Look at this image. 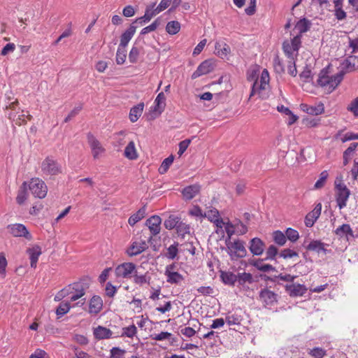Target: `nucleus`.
I'll list each match as a JSON object with an SVG mask.
<instances>
[{"mask_svg": "<svg viewBox=\"0 0 358 358\" xmlns=\"http://www.w3.org/2000/svg\"><path fill=\"white\" fill-rule=\"evenodd\" d=\"M173 160H174V156L173 155H171L169 157H168L167 158H166L162 162V163L159 169V173L160 174L165 173L169 169L170 166L172 164Z\"/></svg>", "mask_w": 358, "mask_h": 358, "instance_id": "nucleus-42", "label": "nucleus"}, {"mask_svg": "<svg viewBox=\"0 0 358 358\" xmlns=\"http://www.w3.org/2000/svg\"><path fill=\"white\" fill-rule=\"evenodd\" d=\"M248 79L249 80H255L252 86L249 99H251L257 93H258L259 94V96L261 97V91L265 90L266 85H268V83H263V82L261 81L259 83L255 74H252L248 77Z\"/></svg>", "mask_w": 358, "mask_h": 358, "instance_id": "nucleus-20", "label": "nucleus"}, {"mask_svg": "<svg viewBox=\"0 0 358 358\" xmlns=\"http://www.w3.org/2000/svg\"><path fill=\"white\" fill-rule=\"evenodd\" d=\"M69 302L61 303L56 310V314L61 317L67 313L70 310Z\"/></svg>", "mask_w": 358, "mask_h": 358, "instance_id": "nucleus-54", "label": "nucleus"}, {"mask_svg": "<svg viewBox=\"0 0 358 358\" xmlns=\"http://www.w3.org/2000/svg\"><path fill=\"white\" fill-rule=\"evenodd\" d=\"M342 70L345 71L350 72L358 69V57L357 56H350L346 58L341 64Z\"/></svg>", "mask_w": 358, "mask_h": 358, "instance_id": "nucleus-18", "label": "nucleus"}, {"mask_svg": "<svg viewBox=\"0 0 358 358\" xmlns=\"http://www.w3.org/2000/svg\"><path fill=\"white\" fill-rule=\"evenodd\" d=\"M329 67H325L320 71L317 83L321 87L329 86L334 90L343 80L345 73L341 71L334 76H329Z\"/></svg>", "mask_w": 358, "mask_h": 358, "instance_id": "nucleus-1", "label": "nucleus"}, {"mask_svg": "<svg viewBox=\"0 0 358 358\" xmlns=\"http://www.w3.org/2000/svg\"><path fill=\"white\" fill-rule=\"evenodd\" d=\"M237 281L240 285H243L245 282H253V278L251 273L244 272L237 275Z\"/></svg>", "mask_w": 358, "mask_h": 358, "instance_id": "nucleus-44", "label": "nucleus"}, {"mask_svg": "<svg viewBox=\"0 0 358 358\" xmlns=\"http://www.w3.org/2000/svg\"><path fill=\"white\" fill-rule=\"evenodd\" d=\"M41 169L43 175L50 178L62 173V164L53 156H48L43 160Z\"/></svg>", "mask_w": 358, "mask_h": 358, "instance_id": "nucleus-2", "label": "nucleus"}, {"mask_svg": "<svg viewBox=\"0 0 358 358\" xmlns=\"http://www.w3.org/2000/svg\"><path fill=\"white\" fill-rule=\"evenodd\" d=\"M301 35L298 34L292 39L290 43L292 44V49L294 51L298 52V50H299L301 43Z\"/></svg>", "mask_w": 358, "mask_h": 358, "instance_id": "nucleus-62", "label": "nucleus"}, {"mask_svg": "<svg viewBox=\"0 0 358 358\" xmlns=\"http://www.w3.org/2000/svg\"><path fill=\"white\" fill-rule=\"evenodd\" d=\"M301 108L304 112L311 115H318L323 113L324 111V106L322 103H320L317 106H309L303 103L301 105Z\"/></svg>", "mask_w": 358, "mask_h": 358, "instance_id": "nucleus-25", "label": "nucleus"}, {"mask_svg": "<svg viewBox=\"0 0 358 358\" xmlns=\"http://www.w3.org/2000/svg\"><path fill=\"white\" fill-rule=\"evenodd\" d=\"M27 252L29 255L31 267L35 268L37 265L38 257L41 254V247L36 245L32 248H28L27 250Z\"/></svg>", "mask_w": 358, "mask_h": 358, "instance_id": "nucleus-23", "label": "nucleus"}, {"mask_svg": "<svg viewBox=\"0 0 358 358\" xmlns=\"http://www.w3.org/2000/svg\"><path fill=\"white\" fill-rule=\"evenodd\" d=\"M156 5V2H154L149 6H148L145 8V15L148 16V20L150 21L151 19L155 17L156 15L159 13V10L155 6Z\"/></svg>", "mask_w": 358, "mask_h": 358, "instance_id": "nucleus-50", "label": "nucleus"}, {"mask_svg": "<svg viewBox=\"0 0 358 358\" xmlns=\"http://www.w3.org/2000/svg\"><path fill=\"white\" fill-rule=\"evenodd\" d=\"M273 241L280 246L284 245L287 241L285 234L280 230L273 233Z\"/></svg>", "mask_w": 358, "mask_h": 358, "instance_id": "nucleus-39", "label": "nucleus"}, {"mask_svg": "<svg viewBox=\"0 0 358 358\" xmlns=\"http://www.w3.org/2000/svg\"><path fill=\"white\" fill-rule=\"evenodd\" d=\"M285 291L291 297L301 296L305 294L308 290L304 285L291 284L285 286Z\"/></svg>", "mask_w": 358, "mask_h": 358, "instance_id": "nucleus-14", "label": "nucleus"}, {"mask_svg": "<svg viewBox=\"0 0 358 358\" xmlns=\"http://www.w3.org/2000/svg\"><path fill=\"white\" fill-rule=\"evenodd\" d=\"M299 76L301 80H303V82H308L309 79L312 77V73L311 70L309 69V67L306 65L303 71L299 74Z\"/></svg>", "mask_w": 358, "mask_h": 358, "instance_id": "nucleus-61", "label": "nucleus"}, {"mask_svg": "<svg viewBox=\"0 0 358 358\" xmlns=\"http://www.w3.org/2000/svg\"><path fill=\"white\" fill-rule=\"evenodd\" d=\"M178 245L179 243L178 242H174L173 244L171 245L167 248V252L166 254V257L169 259H174L178 253Z\"/></svg>", "mask_w": 358, "mask_h": 358, "instance_id": "nucleus-40", "label": "nucleus"}, {"mask_svg": "<svg viewBox=\"0 0 358 358\" xmlns=\"http://www.w3.org/2000/svg\"><path fill=\"white\" fill-rule=\"evenodd\" d=\"M164 274L166 276V282L170 284L178 285L184 280L183 276L176 271H165Z\"/></svg>", "mask_w": 358, "mask_h": 358, "instance_id": "nucleus-31", "label": "nucleus"}, {"mask_svg": "<svg viewBox=\"0 0 358 358\" xmlns=\"http://www.w3.org/2000/svg\"><path fill=\"white\" fill-rule=\"evenodd\" d=\"M335 234L339 238L345 237L348 241L349 238H355L354 232L348 224H343L334 231Z\"/></svg>", "mask_w": 358, "mask_h": 358, "instance_id": "nucleus-21", "label": "nucleus"}, {"mask_svg": "<svg viewBox=\"0 0 358 358\" xmlns=\"http://www.w3.org/2000/svg\"><path fill=\"white\" fill-rule=\"evenodd\" d=\"M180 220V218L179 217L174 215H170L168 219L164 221V225L166 229L171 230L176 228Z\"/></svg>", "mask_w": 358, "mask_h": 358, "instance_id": "nucleus-37", "label": "nucleus"}, {"mask_svg": "<svg viewBox=\"0 0 358 358\" xmlns=\"http://www.w3.org/2000/svg\"><path fill=\"white\" fill-rule=\"evenodd\" d=\"M285 234L286 239L289 240L292 243L296 242L299 238V232L292 228H287Z\"/></svg>", "mask_w": 358, "mask_h": 358, "instance_id": "nucleus-51", "label": "nucleus"}, {"mask_svg": "<svg viewBox=\"0 0 358 358\" xmlns=\"http://www.w3.org/2000/svg\"><path fill=\"white\" fill-rule=\"evenodd\" d=\"M273 68L276 73L282 74L285 72L282 61L280 59L278 55H276L273 59Z\"/></svg>", "mask_w": 358, "mask_h": 358, "instance_id": "nucleus-47", "label": "nucleus"}, {"mask_svg": "<svg viewBox=\"0 0 358 358\" xmlns=\"http://www.w3.org/2000/svg\"><path fill=\"white\" fill-rule=\"evenodd\" d=\"M27 187L30 189L35 197L44 198L48 192V187L45 182L38 178H32Z\"/></svg>", "mask_w": 358, "mask_h": 358, "instance_id": "nucleus-5", "label": "nucleus"}, {"mask_svg": "<svg viewBox=\"0 0 358 358\" xmlns=\"http://www.w3.org/2000/svg\"><path fill=\"white\" fill-rule=\"evenodd\" d=\"M220 278L225 285H234L237 275L230 271H220Z\"/></svg>", "mask_w": 358, "mask_h": 358, "instance_id": "nucleus-30", "label": "nucleus"}, {"mask_svg": "<svg viewBox=\"0 0 358 358\" xmlns=\"http://www.w3.org/2000/svg\"><path fill=\"white\" fill-rule=\"evenodd\" d=\"M72 291L77 294L83 293V296L85 294V290L89 288L90 279L82 278L78 282L71 284Z\"/></svg>", "mask_w": 358, "mask_h": 358, "instance_id": "nucleus-26", "label": "nucleus"}, {"mask_svg": "<svg viewBox=\"0 0 358 358\" xmlns=\"http://www.w3.org/2000/svg\"><path fill=\"white\" fill-rule=\"evenodd\" d=\"M176 231L178 236L184 237L185 234H189V225L179 221L178 226L176 227Z\"/></svg>", "mask_w": 358, "mask_h": 358, "instance_id": "nucleus-45", "label": "nucleus"}, {"mask_svg": "<svg viewBox=\"0 0 358 358\" xmlns=\"http://www.w3.org/2000/svg\"><path fill=\"white\" fill-rule=\"evenodd\" d=\"M9 232L15 237H24L30 241L32 238L27 227L22 224H13L7 227Z\"/></svg>", "mask_w": 358, "mask_h": 358, "instance_id": "nucleus-10", "label": "nucleus"}, {"mask_svg": "<svg viewBox=\"0 0 358 358\" xmlns=\"http://www.w3.org/2000/svg\"><path fill=\"white\" fill-rule=\"evenodd\" d=\"M264 248L265 243L259 238H253L249 242V250L253 255L259 256L262 255Z\"/></svg>", "mask_w": 358, "mask_h": 358, "instance_id": "nucleus-12", "label": "nucleus"}, {"mask_svg": "<svg viewBox=\"0 0 358 358\" xmlns=\"http://www.w3.org/2000/svg\"><path fill=\"white\" fill-rule=\"evenodd\" d=\"M87 137L94 158H98L99 155L105 150L104 148L92 134L88 133Z\"/></svg>", "mask_w": 358, "mask_h": 358, "instance_id": "nucleus-13", "label": "nucleus"}, {"mask_svg": "<svg viewBox=\"0 0 358 358\" xmlns=\"http://www.w3.org/2000/svg\"><path fill=\"white\" fill-rule=\"evenodd\" d=\"M151 336L153 340L163 341L166 339H171L172 337V334L167 331H162L158 334H153Z\"/></svg>", "mask_w": 358, "mask_h": 358, "instance_id": "nucleus-60", "label": "nucleus"}, {"mask_svg": "<svg viewBox=\"0 0 358 358\" xmlns=\"http://www.w3.org/2000/svg\"><path fill=\"white\" fill-rule=\"evenodd\" d=\"M103 308V300L97 295H94L92 297L89 303V312L90 313L98 314Z\"/></svg>", "mask_w": 358, "mask_h": 358, "instance_id": "nucleus-24", "label": "nucleus"}, {"mask_svg": "<svg viewBox=\"0 0 358 358\" xmlns=\"http://www.w3.org/2000/svg\"><path fill=\"white\" fill-rule=\"evenodd\" d=\"M180 29V24L178 21L169 22L166 26V31L171 35L176 34Z\"/></svg>", "mask_w": 358, "mask_h": 358, "instance_id": "nucleus-38", "label": "nucleus"}, {"mask_svg": "<svg viewBox=\"0 0 358 358\" xmlns=\"http://www.w3.org/2000/svg\"><path fill=\"white\" fill-rule=\"evenodd\" d=\"M322 210V204L317 203L314 209L308 213L305 217V225L307 227H312L317 220L319 218Z\"/></svg>", "mask_w": 358, "mask_h": 358, "instance_id": "nucleus-15", "label": "nucleus"}, {"mask_svg": "<svg viewBox=\"0 0 358 358\" xmlns=\"http://www.w3.org/2000/svg\"><path fill=\"white\" fill-rule=\"evenodd\" d=\"M146 213V207L145 206H143L142 208H141L136 213L133 214L128 220L129 224L131 226H134L135 224H136L138 221L142 220Z\"/></svg>", "mask_w": 358, "mask_h": 358, "instance_id": "nucleus-34", "label": "nucleus"}, {"mask_svg": "<svg viewBox=\"0 0 358 358\" xmlns=\"http://www.w3.org/2000/svg\"><path fill=\"white\" fill-rule=\"evenodd\" d=\"M134 282L137 284V285H143V284L145 283H149L150 282V276H147V274H142V275H138L137 274V271H134Z\"/></svg>", "mask_w": 358, "mask_h": 358, "instance_id": "nucleus-43", "label": "nucleus"}, {"mask_svg": "<svg viewBox=\"0 0 358 358\" xmlns=\"http://www.w3.org/2000/svg\"><path fill=\"white\" fill-rule=\"evenodd\" d=\"M127 57V50L125 48L119 46L116 53V62L117 64H123Z\"/></svg>", "mask_w": 358, "mask_h": 358, "instance_id": "nucleus-46", "label": "nucleus"}, {"mask_svg": "<svg viewBox=\"0 0 358 358\" xmlns=\"http://www.w3.org/2000/svg\"><path fill=\"white\" fill-rule=\"evenodd\" d=\"M308 353L314 358H323L326 355V350L322 348L315 347L310 350Z\"/></svg>", "mask_w": 358, "mask_h": 358, "instance_id": "nucleus-55", "label": "nucleus"}, {"mask_svg": "<svg viewBox=\"0 0 358 358\" xmlns=\"http://www.w3.org/2000/svg\"><path fill=\"white\" fill-rule=\"evenodd\" d=\"M203 217H207L208 220L214 222L218 227H222V224H224L222 219L220 217L218 210L215 208H212L205 212L203 213Z\"/></svg>", "mask_w": 358, "mask_h": 358, "instance_id": "nucleus-19", "label": "nucleus"}, {"mask_svg": "<svg viewBox=\"0 0 358 358\" xmlns=\"http://www.w3.org/2000/svg\"><path fill=\"white\" fill-rule=\"evenodd\" d=\"M160 22L159 20V18L156 19L149 26L144 27L141 31L140 34L141 35H145L150 32L155 31L157 27H159Z\"/></svg>", "mask_w": 358, "mask_h": 358, "instance_id": "nucleus-53", "label": "nucleus"}, {"mask_svg": "<svg viewBox=\"0 0 358 358\" xmlns=\"http://www.w3.org/2000/svg\"><path fill=\"white\" fill-rule=\"evenodd\" d=\"M93 334L96 339L103 340L110 338L112 337L113 332L106 327L98 326L94 329Z\"/></svg>", "mask_w": 358, "mask_h": 358, "instance_id": "nucleus-27", "label": "nucleus"}, {"mask_svg": "<svg viewBox=\"0 0 358 358\" xmlns=\"http://www.w3.org/2000/svg\"><path fill=\"white\" fill-rule=\"evenodd\" d=\"M282 50L287 58L293 60V49L292 44L288 41H284L282 43Z\"/></svg>", "mask_w": 358, "mask_h": 358, "instance_id": "nucleus-56", "label": "nucleus"}, {"mask_svg": "<svg viewBox=\"0 0 358 358\" xmlns=\"http://www.w3.org/2000/svg\"><path fill=\"white\" fill-rule=\"evenodd\" d=\"M336 201L340 209L345 208L347 205V201L350 195V191L347 186L342 182L341 179L339 180L338 178L335 180Z\"/></svg>", "mask_w": 358, "mask_h": 358, "instance_id": "nucleus-4", "label": "nucleus"}, {"mask_svg": "<svg viewBox=\"0 0 358 358\" xmlns=\"http://www.w3.org/2000/svg\"><path fill=\"white\" fill-rule=\"evenodd\" d=\"M124 155L130 160L136 159L138 158V154L134 141H130L126 146Z\"/></svg>", "mask_w": 358, "mask_h": 358, "instance_id": "nucleus-33", "label": "nucleus"}, {"mask_svg": "<svg viewBox=\"0 0 358 358\" xmlns=\"http://www.w3.org/2000/svg\"><path fill=\"white\" fill-rule=\"evenodd\" d=\"M161 223L162 219L158 215H152L146 220L145 224L148 227L151 234L149 242L151 243L153 236H156L160 232Z\"/></svg>", "mask_w": 358, "mask_h": 358, "instance_id": "nucleus-11", "label": "nucleus"}, {"mask_svg": "<svg viewBox=\"0 0 358 358\" xmlns=\"http://www.w3.org/2000/svg\"><path fill=\"white\" fill-rule=\"evenodd\" d=\"M190 143L191 141L189 139H185L179 143V150L178 152L179 156H181L185 152Z\"/></svg>", "mask_w": 358, "mask_h": 358, "instance_id": "nucleus-63", "label": "nucleus"}, {"mask_svg": "<svg viewBox=\"0 0 358 358\" xmlns=\"http://www.w3.org/2000/svg\"><path fill=\"white\" fill-rule=\"evenodd\" d=\"M134 271H136V265L132 262L122 263L115 269V275L122 278H130Z\"/></svg>", "mask_w": 358, "mask_h": 358, "instance_id": "nucleus-6", "label": "nucleus"}, {"mask_svg": "<svg viewBox=\"0 0 358 358\" xmlns=\"http://www.w3.org/2000/svg\"><path fill=\"white\" fill-rule=\"evenodd\" d=\"M136 29L137 26L130 24L129 28L126 29L120 36V43L119 46L126 48L130 40L134 36Z\"/></svg>", "mask_w": 358, "mask_h": 358, "instance_id": "nucleus-17", "label": "nucleus"}, {"mask_svg": "<svg viewBox=\"0 0 358 358\" xmlns=\"http://www.w3.org/2000/svg\"><path fill=\"white\" fill-rule=\"evenodd\" d=\"M137 333V329L134 324H131L129 327L122 328V333L121 336L133 338Z\"/></svg>", "mask_w": 358, "mask_h": 358, "instance_id": "nucleus-49", "label": "nucleus"}, {"mask_svg": "<svg viewBox=\"0 0 358 358\" xmlns=\"http://www.w3.org/2000/svg\"><path fill=\"white\" fill-rule=\"evenodd\" d=\"M278 254V250L277 247H275L274 245H271L266 252V257L265 259L268 260H274L275 259V257Z\"/></svg>", "mask_w": 358, "mask_h": 358, "instance_id": "nucleus-52", "label": "nucleus"}, {"mask_svg": "<svg viewBox=\"0 0 358 358\" xmlns=\"http://www.w3.org/2000/svg\"><path fill=\"white\" fill-rule=\"evenodd\" d=\"M348 110L351 111L355 115H358V97L351 102L348 106Z\"/></svg>", "mask_w": 358, "mask_h": 358, "instance_id": "nucleus-64", "label": "nucleus"}, {"mask_svg": "<svg viewBox=\"0 0 358 358\" xmlns=\"http://www.w3.org/2000/svg\"><path fill=\"white\" fill-rule=\"evenodd\" d=\"M311 26V22L306 18H303L299 20L295 25V28L299 31V34H302L309 30Z\"/></svg>", "mask_w": 358, "mask_h": 358, "instance_id": "nucleus-36", "label": "nucleus"}, {"mask_svg": "<svg viewBox=\"0 0 358 358\" xmlns=\"http://www.w3.org/2000/svg\"><path fill=\"white\" fill-rule=\"evenodd\" d=\"M323 243L320 241L314 240L306 246V249L310 251L320 252L321 250H323Z\"/></svg>", "mask_w": 358, "mask_h": 358, "instance_id": "nucleus-48", "label": "nucleus"}, {"mask_svg": "<svg viewBox=\"0 0 358 358\" xmlns=\"http://www.w3.org/2000/svg\"><path fill=\"white\" fill-rule=\"evenodd\" d=\"M259 296L265 307L273 306L278 302V294L267 288L262 289Z\"/></svg>", "mask_w": 358, "mask_h": 358, "instance_id": "nucleus-7", "label": "nucleus"}, {"mask_svg": "<svg viewBox=\"0 0 358 358\" xmlns=\"http://www.w3.org/2000/svg\"><path fill=\"white\" fill-rule=\"evenodd\" d=\"M200 190L201 185L199 184H194L183 188L181 193L183 199L186 201H189L196 196L199 193Z\"/></svg>", "mask_w": 358, "mask_h": 358, "instance_id": "nucleus-16", "label": "nucleus"}, {"mask_svg": "<svg viewBox=\"0 0 358 358\" xmlns=\"http://www.w3.org/2000/svg\"><path fill=\"white\" fill-rule=\"evenodd\" d=\"M264 259H250L249 260V264L253 266H255L257 270L263 272H268L270 271H275V268L271 264H264Z\"/></svg>", "mask_w": 358, "mask_h": 358, "instance_id": "nucleus-22", "label": "nucleus"}, {"mask_svg": "<svg viewBox=\"0 0 358 358\" xmlns=\"http://www.w3.org/2000/svg\"><path fill=\"white\" fill-rule=\"evenodd\" d=\"M215 48L217 52V55L221 57L227 56L230 52L229 46L224 42H216Z\"/></svg>", "mask_w": 358, "mask_h": 358, "instance_id": "nucleus-35", "label": "nucleus"}, {"mask_svg": "<svg viewBox=\"0 0 358 358\" xmlns=\"http://www.w3.org/2000/svg\"><path fill=\"white\" fill-rule=\"evenodd\" d=\"M110 352V358H124V355L126 352L124 350L118 347H113Z\"/></svg>", "mask_w": 358, "mask_h": 358, "instance_id": "nucleus-59", "label": "nucleus"}, {"mask_svg": "<svg viewBox=\"0 0 358 358\" xmlns=\"http://www.w3.org/2000/svg\"><path fill=\"white\" fill-rule=\"evenodd\" d=\"M225 320L227 324H229V326L234 324L238 325L241 324V322L242 321V317L240 315H238L237 313H234L231 315L228 314L226 316Z\"/></svg>", "mask_w": 358, "mask_h": 358, "instance_id": "nucleus-41", "label": "nucleus"}, {"mask_svg": "<svg viewBox=\"0 0 358 358\" xmlns=\"http://www.w3.org/2000/svg\"><path fill=\"white\" fill-rule=\"evenodd\" d=\"M27 182H24L18 190L16 197V202L19 205H22L27 199Z\"/></svg>", "mask_w": 358, "mask_h": 358, "instance_id": "nucleus-32", "label": "nucleus"}, {"mask_svg": "<svg viewBox=\"0 0 358 358\" xmlns=\"http://www.w3.org/2000/svg\"><path fill=\"white\" fill-rule=\"evenodd\" d=\"M147 248L148 246L145 241H142L141 243L134 242L127 250V254L130 257L136 256L145 251Z\"/></svg>", "mask_w": 358, "mask_h": 358, "instance_id": "nucleus-28", "label": "nucleus"}, {"mask_svg": "<svg viewBox=\"0 0 358 358\" xmlns=\"http://www.w3.org/2000/svg\"><path fill=\"white\" fill-rule=\"evenodd\" d=\"M215 69V63L212 59H206L202 62L196 70L192 74V79H196L203 75L212 72Z\"/></svg>", "mask_w": 358, "mask_h": 358, "instance_id": "nucleus-9", "label": "nucleus"}, {"mask_svg": "<svg viewBox=\"0 0 358 358\" xmlns=\"http://www.w3.org/2000/svg\"><path fill=\"white\" fill-rule=\"evenodd\" d=\"M139 50L137 47L133 46L129 53V60L131 63L135 64L138 62Z\"/></svg>", "mask_w": 358, "mask_h": 358, "instance_id": "nucleus-57", "label": "nucleus"}, {"mask_svg": "<svg viewBox=\"0 0 358 358\" xmlns=\"http://www.w3.org/2000/svg\"><path fill=\"white\" fill-rule=\"evenodd\" d=\"M144 103L141 102L130 109L129 120L131 122H136L143 113Z\"/></svg>", "mask_w": 358, "mask_h": 358, "instance_id": "nucleus-29", "label": "nucleus"}, {"mask_svg": "<svg viewBox=\"0 0 358 358\" xmlns=\"http://www.w3.org/2000/svg\"><path fill=\"white\" fill-rule=\"evenodd\" d=\"M165 101V94L163 92H161L158 94L155 100V106L153 109L151 110V113L150 114V117H149L150 120H153L156 118L157 115H161L166 106Z\"/></svg>", "mask_w": 358, "mask_h": 358, "instance_id": "nucleus-8", "label": "nucleus"}, {"mask_svg": "<svg viewBox=\"0 0 358 358\" xmlns=\"http://www.w3.org/2000/svg\"><path fill=\"white\" fill-rule=\"evenodd\" d=\"M226 250L232 261L243 258L247 255L245 243L239 239L231 242L226 241Z\"/></svg>", "mask_w": 358, "mask_h": 358, "instance_id": "nucleus-3", "label": "nucleus"}, {"mask_svg": "<svg viewBox=\"0 0 358 358\" xmlns=\"http://www.w3.org/2000/svg\"><path fill=\"white\" fill-rule=\"evenodd\" d=\"M279 256L280 257H282L283 259H287V258H292L294 257H298L299 254H298V252H296L291 249L286 248V249L281 250V252L279 253Z\"/></svg>", "mask_w": 358, "mask_h": 358, "instance_id": "nucleus-58", "label": "nucleus"}]
</instances>
